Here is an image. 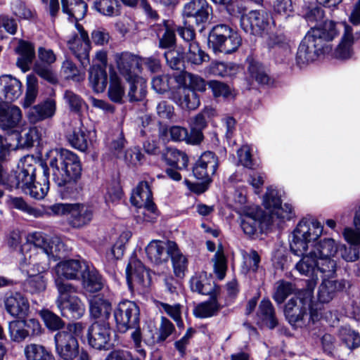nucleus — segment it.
Returning <instances> with one entry per match:
<instances>
[{
	"instance_id": "f257e3e1",
	"label": "nucleus",
	"mask_w": 360,
	"mask_h": 360,
	"mask_svg": "<svg viewBox=\"0 0 360 360\" xmlns=\"http://www.w3.org/2000/svg\"><path fill=\"white\" fill-rule=\"evenodd\" d=\"M50 169L53 180L69 195L79 193L81 187L78 181L82 175V165L77 155L72 152L60 149L50 159Z\"/></svg>"
},
{
	"instance_id": "f03ea898",
	"label": "nucleus",
	"mask_w": 360,
	"mask_h": 360,
	"mask_svg": "<svg viewBox=\"0 0 360 360\" xmlns=\"http://www.w3.org/2000/svg\"><path fill=\"white\" fill-rule=\"evenodd\" d=\"M336 25L333 21L326 22L321 27L311 28L300 43L296 63L303 67L314 61L318 56L328 51L326 43L338 35Z\"/></svg>"
},
{
	"instance_id": "7ed1b4c3",
	"label": "nucleus",
	"mask_w": 360,
	"mask_h": 360,
	"mask_svg": "<svg viewBox=\"0 0 360 360\" xmlns=\"http://www.w3.org/2000/svg\"><path fill=\"white\" fill-rule=\"evenodd\" d=\"M316 287L315 281L309 283V288L300 290L290 298L284 309L285 316L289 323L294 328H303L311 320H318L321 309L312 305L313 291Z\"/></svg>"
},
{
	"instance_id": "20e7f679",
	"label": "nucleus",
	"mask_w": 360,
	"mask_h": 360,
	"mask_svg": "<svg viewBox=\"0 0 360 360\" xmlns=\"http://www.w3.org/2000/svg\"><path fill=\"white\" fill-rule=\"evenodd\" d=\"M139 316V306L134 302L129 300L120 302L114 311V317L119 332L126 333L129 329H134L131 333V338L137 351L141 355H144V351L139 349L141 341Z\"/></svg>"
},
{
	"instance_id": "39448f33",
	"label": "nucleus",
	"mask_w": 360,
	"mask_h": 360,
	"mask_svg": "<svg viewBox=\"0 0 360 360\" xmlns=\"http://www.w3.org/2000/svg\"><path fill=\"white\" fill-rule=\"evenodd\" d=\"M323 226L316 219L301 220L292 232L290 250L295 255H300L311 249L322 235Z\"/></svg>"
},
{
	"instance_id": "423d86ee",
	"label": "nucleus",
	"mask_w": 360,
	"mask_h": 360,
	"mask_svg": "<svg viewBox=\"0 0 360 360\" xmlns=\"http://www.w3.org/2000/svg\"><path fill=\"white\" fill-rule=\"evenodd\" d=\"M281 191L272 186L268 187L263 197V205L271 224H279L290 220L294 217L293 207L290 204H281Z\"/></svg>"
},
{
	"instance_id": "0eeeda50",
	"label": "nucleus",
	"mask_w": 360,
	"mask_h": 360,
	"mask_svg": "<svg viewBox=\"0 0 360 360\" xmlns=\"http://www.w3.org/2000/svg\"><path fill=\"white\" fill-rule=\"evenodd\" d=\"M44 162H38L33 156L24 157L21 160V165L18 169L11 172L7 176V187L12 188H20L23 192L36 178V170Z\"/></svg>"
},
{
	"instance_id": "6e6552de",
	"label": "nucleus",
	"mask_w": 360,
	"mask_h": 360,
	"mask_svg": "<svg viewBox=\"0 0 360 360\" xmlns=\"http://www.w3.org/2000/svg\"><path fill=\"white\" fill-rule=\"evenodd\" d=\"M126 277L128 286L131 291L145 293L151 285L152 278L150 271L136 256H132L129 259L126 268Z\"/></svg>"
},
{
	"instance_id": "1a4fd4ad",
	"label": "nucleus",
	"mask_w": 360,
	"mask_h": 360,
	"mask_svg": "<svg viewBox=\"0 0 360 360\" xmlns=\"http://www.w3.org/2000/svg\"><path fill=\"white\" fill-rule=\"evenodd\" d=\"M23 245L34 249L41 257L60 258L64 245L58 237H49L41 232H35L28 236L27 243Z\"/></svg>"
},
{
	"instance_id": "9d476101",
	"label": "nucleus",
	"mask_w": 360,
	"mask_h": 360,
	"mask_svg": "<svg viewBox=\"0 0 360 360\" xmlns=\"http://www.w3.org/2000/svg\"><path fill=\"white\" fill-rule=\"evenodd\" d=\"M214 49L225 53H231L240 46L242 39L239 34L226 25H216L209 37Z\"/></svg>"
},
{
	"instance_id": "9b49d317",
	"label": "nucleus",
	"mask_w": 360,
	"mask_h": 360,
	"mask_svg": "<svg viewBox=\"0 0 360 360\" xmlns=\"http://www.w3.org/2000/svg\"><path fill=\"white\" fill-rule=\"evenodd\" d=\"M75 31L67 41V45L70 51L85 68L90 63L89 52L91 49V43L88 32L84 27L76 22Z\"/></svg>"
},
{
	"instance_id": "f8f14e48",
	"label": "nucleus",
	"mask_w": 360,
	"mask_h": 360,
	"mask_svg": "<svg viewBox=\"0 0 360 360\" xmlns=\"http://www.w3.org/2000/svg\"><path fill=\"white\" fill-rule=\"evenodd\" d=\"M171 258L174 274L176 277L183 278L187 270L188 259L178 249L174 241L159 240V264L167 262Z\"/></svg>"
},
{
	"instance_id": "ddd939ff",
	"label": "nucleus",
	"mask_w": 360,
	"mask_h": 360,
	"mask_svg": "<svg viewBox=\"0 0 360 360\" xmlns=\"http://www.w3.org/2000/svg\"><path fill=\"white\" fill-rule=\"evenodd\" d=\"M301 259L295 264V269L301 274L305 276L311 277V280L307 281V288H309V283L311 281H315L318 279L319 274H321L322 277H333V274H329L326 269V266L320 264L321 261L314 254V252L310 249L306 250L305 252L300 255Z\"/></svg>"
},
{
	"instance_id": "4468645a",
	"label": "nucleus",
	"mask_w": 360,
	"mask_h": 360,
	"mask_svg": "<svg viewBox=\"0 0 360 360\" xmlns=\"http://www.w3.org/2000/svg\"><path fill=\"white\" fill-rule=\"evenodd\" d=\"M340 244L336 243L333 238H324L319 242H316L310 249L314 252L321 261L320 264L326 266V269L329 274L334 275L336 271L337 264L333 259L339 251Z\"/></svg>"
},
{
	"instance_id": "2eb2a0df",
	"label": "nucleus",
	"mask_w": 360,
	"mask_h": 360,
	"mask_svg": "<svg viewBox=\"0 0 360 360\" xmlns=\"http://www.w3.org/2000/svg\"><path fill=\"white\" fill-rule=\"evenodd\" d=\"M112 329L106 321H96L88 329L87 338L91 347L96 349L110 348Z\"/></svg>"
},
{
	"instance_id": "dca6fc26",
	"label": "nucleus",
	"mask_w": 360,
	"mask_h": 360,
	"mask_svg": "<svg viewBox=\"0 0 360 360\" xmlns=\"http://www.w3.org/2000/svg\"><path fill=\"white\" fill-rule=\"evenodd\" d=\"M162 160L168 165L165 169L167 175L174 181H180L181 176L178 170L188 167V158L187 155L175 148H168L162 153Z\"/></svg>"
},
{
	"instance_id": "f3484780",
	"label": "nucleus",
	"mask_w": 360,
	"mask_h": 360,
	"mask_svg": "<svg viewBox=\"0 0 360 360\" xmlns=\"http://www.w3.org/2000/svg\"><path fill=\"white\" fill-rule=\"evenodd\" d=\"M269 14L263 10L251 11L240 17V26L247 33L260 34L268 29L269 25Z\"/></svg>"
},
{
	"instance_id": "a211bd4d",
	"label": "nucleus",
	"mask_w": 360,
	"mask_h": 360,
	"mask_svg": "<svg viewBox=\"0 0 360 360\" xmlns=\"http://www.w3.org/2000/svg\"><path fill=\"white\" fill-rule=\"evenodd\" d=\"M56 352L63 360H73L79 354V343L70 332L60 331L54 336Z\"/></svg>"
},
{
	"instance_id": "6ab92c4d",
	"label": "nucleus",
	"mask_w": 360,
	"mask_h": 360,
	"mask_svg": "<svg viewBox=\"0 0 360 360\" xmlns=\"http://www.w3.org/2000/svg\"><path fill=\"white\" fill-rule=\"evenodd\" d=\"M210 7L205 0H192L186 4L183 15L184 25H191L195 22L197 25L205 23L209 18Z\"/></svg>"
},
{
	"instance_id": "aec40b11",
	"label": "nucleus",
	"mask_w": 360,
	"mask_h": 360,
	"mask_svg": "<svg viewBox=\"0 0 360 360\" xmlns=\"http://www.w3.org/2000/svg\"><path fill=\"white\" fill-rule=\"evenodd\" d=\"M160 136L164 139L173 141H185L188 144H198L203 136L197 131L188 130L180 126L162 127L160 130Z\"/></svg>"
},
{
	"instance_id": "412c9836",
	"label": "nucleus",
	"mask_w": 360,
	"mask_h": 360,
	"mask_svg": "<svg viewBox=\"0 0 360 360\" xmlns=\"http://www.w3.org/2000/svg\"><path fill=\"white\" fill-rule=\"evenodd\" d=\"M335 24L336 25L338 32H339V27H343L344 32L339 44L335 49L334 57L340 60H349L354 54L353 45L359 36L355 37L353 29L346 23Z\"/></svg>"
},
{
	"instance_id": "4be33fe9",
	"label": "nucleus",
	"mask_w": 360,
	"mask_h": 360,
	"mask_svg": "<svg viewBox=\"0 0 360 360\" xmlns=\"http://www.w3.org/2000/svg\"><path fill=\"white\" fill-rule=\"evenodd\" d=\"M6 310L13 317L25 319L30 313L27 299L20 292H11L4 300Z\"/></svg>"
},
{
	"instance_id": "5701e85b",
	"label": "nucleus",
	"mask_w": 360,
	"mask_h": 360,
	"mask_svg": "<svg viewBox=\"0 0 360 360\" xmlns=\"http://www.w3.org/2000/svg\"><path fill=\"white\" fill-rule=\"evenodd\" d=\"M217 167V157L212 152L207 151L202 154L195 163L193 173L198 179L208 181L210 176L214 174Z\"/></svg>"
},
{
	"instance_id": "b1692460",
	"label": "nucleus",
	"mask_w": 360,
	"mask_h": 360,
	"mask_svg": "<svg viewBox=\"0 0 360 360\" xmlns=\"http://www.w3.org/2000/svg\"><path fill=\"white\" fill-rule=\"evenodd\" d=\"M20 251L22 258L20 264L21 268L27 272V275L29 270L33 269L37 271L40 268L44 269V275H46V271L49 269L47 257L44 258L41 257L39 254L36 252V250L30 249L27 245H22Z\"/></svg>"
},
{
	"instance_id": "393cba45",
	"label": "nucleus",
	"mask_w": 360,
	"mask_h": 360,
	"mask_svg": "<svg viewBox=\"0 0 360 360\" xmlns=\"http://www.w3.org/2000/svg\"><path fill=\"white\" fill-rule=\"evenodd\" d=\"M56 111V102L53 98H47L39 103L30 107L27 112L29 122L36 124L52 118Z\"/></svg>"
},
{
	"instance_id": "a878e982",
	"label": "nucleus",
	"mask_w": 360,
	"mask_h": 360,
	"mask_svg": "<svg viewBox=\"0 0 360 360\" xmlns=\"http://www.w3.org/2000/svg\"><path fill=\"white\" fill-rule=\"evenodd\" d=\"M115 60L120 73L128 81L136 78L133 73L135 69H139L141 65V58L129 52L117 53Z\"/></svg>"
},
{
	"instance_id": "bb28decb",
	"label": "nucleus",
	"mask_w": 360,
	"mask_h": 360,
	"mask_svg": "<svg viewBox=\"0 0 360 360\" xmlns=\"http://www.w3.org/2000/svg\"><path fill=\"white\" fill-rule=\"evenodd\" d=\"M56 306L64 317L72 319L81 318L85 312V306L81 299L75 295H69L68 298L56 299Z\"/></svg>"
},
{
	"instance_id": "cd10ccee",
	"label": "nucleus",
	"mask_w": 360,
	"mask_h": 360,
	"mask_svg": "<svg viewBox=\"0 0 360 360\" xmlns=\"http://www.w3.org/2000/svg\"><path fill=\"white\" fill-rule=\"evenodd\" d=\"M153 195L148 184L141 181L134 190L131 196V202L137 207H145L148 212L155 213V204L152 201Z\"/></svg>"
},
{
	"instance_id": "c85d7f7f",
	"label": "nucleus",
	"mask_w": 360,
	"mask_h": 360,
	"mask_svg": "<svg viewBox=\"0 0 360 360\" xmlns=\"http://www.w3.org/2000/svg\"><path fill=\"white\" fill-rule=\"evenodd\" d=\"M22 118V111L18 106L0 104V128L3 130L18 127Z\"/></svg>"
},
{
	"instance_id": "c756f323",
	"label": "nucleus",
	"mask_w": 360,
	"mask_h": 360,
	"mask_svg": "<svg viewBox=\"0 0 360 360\" xmlns=\"http://www.w3.org/2000/svg\"><path fill=\"white\" fill-rule=\"evenodd\" d=\"M22 93V84L10 75L0 76V94L8 102L18 99Z\"/></svg>"
},
{
	"instance_id": "7c9ffc66",
	"label": "nucleus",
	"mask_w": 360,
	"mask_h": 360,
	"mask_svg": "<svg viewBox=\"0 0 360 360\" xmlns=\"http://www.w3.org/2000/svg\"><path fill=\"white\" fill-rule=\"evenodd\" d=\"M89 310L91 316L99 321H106L110 316L112 305L110 301L103 295H97L89 299Z\"/></svg>"
},
{
	"instance_id": "2f4dec72",
	"label": "nucleus",
	"mask_w": 360,
	"mask_h": 360,
	"mask_svg": "<svg viewBox=\"0 0 360 360\" xmlns=\"http://www.w3.org/2000/svg\"><path fill=\"white\" fill-rule=\"evenodd\" d=\"M41 169L43 172V177L39 179V181L35 183H32L28 188H26L24 193L30 195L32 198L41 200L43 199L47 194L49 190V174L50 169L46 164H41Z\"/></svg>"
},
{
	"instance_id": "473e14b6",
	"label": "nucleus",
	"mask_w": 360,
	"mask_h": 360,
	"mask_svg": "<svg viewBox=\"0 0 360 360\" xmlns=\"http://www.w3.org/2000/svg\"><path fill=\"white\" fill-rule=\"evenodd\" d=\"M47 279L44 275V269L40 268L37 271H28V277L25 281V290L31 294H38L46 288Z\"/></svg>"
},
{
	"instance_id": "72a5a7b5",
	"label": "nucleus",
	"mask_w": 360,
	"mask_h": 360,
	"mask_svg": "<svg viewBox=\"0 0 360 360\" xmlns=\"http://www.w3.org/2000/svg\"><path fill=\"white\" fill-rule=\"evenodd\" d=\"M84 264L79 260L69 259L58 263L56 267V272L58 277L74 280L79 278V274L84 271Z\"/></svg>"
},
{
	"instance_id": "f704fd0d",
	"label": "nucleus",
	"mask_w": 360,
	"mask_h": 360,
	"mask_svg": "<svg viewBox=\"0 0 360 360\" xmlns=\"http://www.w3.org/2000/svg\"><path fill=\"white\" fill-rule=\"evenodd\" d=\"M15 51L19 54L16 65L22 72H27L30 70V66L35 56L34 46L32 44L20 40L18 42Z\"/></svg>"
},
{
	"instance_id": "c9c22d12",
	"label": "nucleus",
	"mask_w": 360,
	"mask_h": 360,
	"mask_svg": "<svg viewBox=\"0 0 360 360\" xmlns=\"http://www.w3.org/2000/svg\"><path fill=\"white\" fill-rule=\"evenodd\" d=\"M191 288L193 291L210 296L217 295L219 291V288L205 273L193 276L191 280Z\"/></svg>"
},
{
	"instance_id": "e433bc0d",
	"label": "nucleus",
	"mask_w": 360,
	"mask_h": 360,
	"mask_svg": "<svg viewBox=\"0 0 360 360\" xmlns=\"http://www.w3.org/2000/svg\"><path fill=\"white\" fill-rule=\"evenodd\" d=\"M323 277L318 291V299L321 303H328L335 297L336 292L344 288L341 281Z\"/></svg>"
},
{
	"instance_id": "4c0bfd02",
	"label": "nucleus",
	"mask_w": 360,
	"mask_h": 360,
	"mask_svg": "<svg viewBox=\"0 0 360 360\" xmlns=\"http://www.w3.org/2000/svg\"><path fill=\"white\" fill-rule=\"evenodd\" d=\"M70 224L75 228H80L89 224L93 218L91 208L80 204H73L70 214Z\"/></svg>"
},
{
	"instance_id": "58836bf2",
	"label": "nucleus",
	"mask_w": 360,
	"mask_h": 360,
	"mask_svg": "<svg viewBox=\"0 0 360 360\" xmlns=\"http://www.w3.org/2000/svg\"><path fill=\"white\" fill-rule=\"evenodd\" d=\"M62 11L77 21L86 14L88 5L84 0H61Z\"/></svg>"
},
{
	"instance_id": "ea45409f",
	"label": "nucleus",
	"mask_w": 360,
	"mask_h": 360,
	"mask_svg": "<svg viewBox=\"0 0 360 360\" xmlns=\"http://www.w3.org/2000/svg\"><path fill=\"white\" fill-rule=\"evenodd\" d=\"M242 213L240 225L244 233L249 236L255 234L259 224V210L255 206L250 210L245 209Z\"/></svg>"
},
{
	"instance_id": "a19ab883",
	"label": "nucleus",
	"mask_w": 360,
	"mask_h": 360,
	"mask_svg": "<svg viewBox=\"0 0 360 360\" xmlns=\"http://www.w3.org/2000/svg\"><path fill=\"white\" fill-rule=\"evenodd\" d=\"M176 94L179 97L175 98L176 102L184 109L194 110L200 105V99L193 89L181 87Z\"/></svg>"
},
{
	"instance_id": "79ce46f5",
	"label": "nucleus",
	"mask_w": 360,
	"mask_h": 360,
	"mask_svg": "<svg viewBox=\"0 0 360 360\" xmlns=\"http://www.w3.org/2000/svg\"><path fill=\"white\" fill-rule=\"evenodd\" d=\"M84 268L82 274L83 288L90 293L100 291L103 286L101 276L96 271L89 270L86 266H84Z\"/></svg>"
},
{
	"instance_id": "37998d69",
	"label": "nucleus",
	"mask_w": 360,
	"mask_h": 360,
	"mask_svg": "<svg viewBox=\"0 0 360 360\" xmlns=\"http://www.w3.org/2000/svg\"><path fill=\"white\" fill-rule=\"evenodd\" d=\"M221 308L217 301V295L210 296L208 301L198 304L193 309V314L200 319H206L217 314Z\"/></svg>"
},
{
	"instance_id": "c03bdc74",
	"label": "nucleus",
	"mask_w": 360,
	"mask_h": 360,
	"mask_svg": "<svg viewBox=\"0 0 360 360\" xmlns=\"http://www.w3.org/2000/svg\"><path fill=\"white\" fill-rule=\"evenodd\" d=\"M24 354L27 360H56L51 352L39 344L27 345L24 348Z\"/></svg>"
},
{
	"instance_id": "a18cd8bd",
	"label": "nucleus",
	"mask_w": 360,
	"mask_h": 360,
	"mask_svg": "<svg viewBox=\"0 0 360 360\" xmlns=\"http://www.w3.org/2000/svg\"><path fill=\"white\" fill-rule=\"evenodd\" d=\"M89 83L96 93L103 92L107 85V73L101 66H94L89 70Z\"/></svg>"
},
{
	"instance_id": "49530a36",
	"label": "nucleus",
	"mask_w": 360,
	"mask_h": 360,
	"mask_svg": "<svg viewBox=\"0 0 360 360\" xmlns=\"http://www.w3.org/2000/svg\"><path fill=\"white\" fill-rule=\"evenodd\" d=\"M67 139L70 145L81 151H85L88 148V139L86 130L82 127L75 128L70 131Z\"/></svg>"
},
{
	"instance_id": "de8ad7c7",
	"label": "nucleus",
	"mask_w": 360,
	"mask_h": 360,
	"mask_svg": "<svg viewBox=\"0 0 360 360\" xmlns=\"http://www.w3.org/2000/svg\"><path fill=\"white\" fill-rule=\"evenodd\" d=\"M208 86L216 98L223 97L227 100H233L237 95V91L234 89L219 81L211 80L208 82Z\"/></svg>"
},
{
	"instance_id": "09e8293b",
	"label": "nucleus",
	"mask_w": 360,
	"mask_h": 360,
	"mask_svg": "<svg viewBox=\"0 0 360 360\" xmlns=\"http://www.w3.org/2000/svg\"><path fill=\"white\" fill-rule=\"evenodd\" d=\"M257 315L265 322L269 328H274L277 326L274 309L269 300H263L260 302Z\"/></svg>"
},
{
	"instance_id": "8fccbe9b",
	"label": "nucleus",
	"mask_w": 360,
	"mask_h": 360,
	"mask_svg": "<svg viewBox=\"0 0 360 360\" xmlns=\"http://www.w3.org/2000/svg\"><path fill=\"white\" fill-rule=\"evenodd\" d=\"M339 338L342 344L352 350L360 346V335L350 327H342L339 330Z\"/></svg>"
},
{
	"instance_id": "3c124183",
	"label": "nucleus",
	"mask_w": 360,
	"mask_h": 360,
	"mask_svg": "<svg viewBox=\"0 0 360 360\" xmlns=\"http://www.w3.org/2000/svg\"><path fill=\"white\" fill-rule=\"evenodd\" d=\"M354 224L355 229L351 227H346L342 232V235L347 243L351 245H360V206L356 211Z\"/></svg>"
},
{
	"instance_id": "603ef678",
	"label": "nucleus",
	"mask_w": 360,
	"mask_h": 360,
	"mask_svg": "<svg viewBox=\"0 0 360 360\" xmlns=\"http://www.w3.org/2000/svg\"><path fill=\"white\" fill-rule=\"evenodd\" d=\"M94 8L100 14L108 17L120 14L119 4L117 0H96Z\"/></svg>"
},
{
	"instance_id": "864d4df0",
	"label": "nucleus",
	"mask_w": 360,
	"mask_h": 360,
	"mask_svg": "<svg viewBox=\"0 0 360 360\" xmlns=\"http://www.w3.org/2000/svg\"><path fill=\"white\" fill-rule=\"evenodd\" d=\"M39 315L46 327L52 331L59 330L64 328L65 322L56 314L49 309H42Z\"/></svg>"
},
{
	"instance_id": "5fc2aeb1",
	"label": "nucleus",
	"mask_w": 360,
	"mask_h": 360,
	"mask_svg": "<svg viewBox=\"0 0 360 360\" xmlns=\"http://www.w3.org/2000/svg\"><path fill=\"white\" fill-rule=\"evenodd\" d=\"M176 26L172 21H164L162 30L164 32L160 40V46L163 48H169L176 42L175 32Z\"/></svg>"
},
{
	"instance_id": "6e6d98bb",
	"label": "nucleus",
	"mask_w": 360,
	"mask_h": 360,
	"mask_svg": "<svg viewBox=\"0 0 360 360\" xmlns=\"http://www.w3.org/2000/svg\"><path fill=\"white\" fill-rule=\"evenodd\" d=\"M124 94V90L120 83V78L115 72L110 73L108 96L111 101L120 103Z\"/></svg>"
},
{
	"instance_id": "4d7b16f0",
	"label": "nucleus",
	"mask_w": 360,
	"mask_h": 360,
	"mask_svg": "<svg viewBox=\"0 0 360 360\" xmlns=\"http://www.w3.org/2000/svg\"><path fill=\"white\" fill-rule=\"evenodd\" d=\"M243 259L242 268L244 272H256L259 269L261 258L257 251L250 250L249 252H244Z\"/></svg>"
},
{
	"instance_id": "13d9d810",
	"label": "nucleus",
	"mask_w": 360,
	"mask_h": 360,
	"mask_svg": "<svg viewBox=\"0 0 360 360\" xmlns=\"http://www.w3.org/2000/svg\"><path fill=\"white\" fill-rule=\"evenodd\" d=\"M248 71L250 78L255 80L258 84H268L269 77L263 65L259 62L251 60L249 64Z\"/></svg>"
},
{
	"instance_id": "bf43d9fd",
	"label": "nucleus",
	"mask_w": 360,
	"mask_h": 360,
	"mask_svg": "<svg viewBox=\"0 0 360 360\" xmlns=\"http://www.w3.org/2000/svg\"><path fill=\"white\" fill-rule=\"evenodd\" d=\"M159 305L161 306L162 309V311L165 313L176 322L178 328L184 327V322L181 319V304L179 303L170 304L159 302Z\"/></svg>"
},
{
	"instance_id": "052dcab7",
	"label": "nucleus",
	"mask_w": 360,
	"mask_h": 360,
	"mask_svg": "<svg viewBox=\"0 0 360 360\" xmlns=\"http://www.w3.org/2000/svg\"><path fill=\"white\" fill-rule=\"evenodd\" d=\"M208 58V56L200 49L198 44L195 41L189 45L188 50L185 56L187 61L195 65H200L207 61Z\"/></svg>"
},
{
	"instance_id": "680f3d73",
	"label": "nucleus",
	"mask_w": 360,
	"mask_h": 360,
	"mask_svg": "<svg viewBox=\"0 0 360 360\" xmlns=\"http://www.w3.org/2000/svg\"><path fill=\"white\" fill-rule=\"evenodd\" d=\"M8 333L11 340L15 342H22L28 337V332L25 330L22 321H13L8 324Z\"/></svg>"
},
{
	"instance_id": "e2e57ef3",
	"label": "nucleus",
	"mask_w": 360,
	"mask_h": 360,
	"mask_svg": "<svg viewBox=\"0 0 360 360\" xmlns=\"http://www.w3.org/2000/svg\"><path fill=\"white\" fill-rule=\"evenodd\" d=\"M293 290L294 287L291 283L280 281L276 283L274 299L278 304H281Z\"/></svg>"
},
{
	"instance_id": "0e129e2a",
	"label": "nucleus",
	"mask_w": 360,
	"mask_h": 360,
	"mask_svg": "<svg viewBox=\"0 0 360 360\" xmlns=\"http://www.w3.org/2000/svg\"><path fill=\"white\" fill-rule=\"evenodd\" d=\"M214 272L219 280H223L227 269L226 259L221 250H218L212 259Z\"/></svg>"
},
{
	"instance_id": "69168bd1",
	"label": "nucleus",
	"mask_w": 360,
	"mask_h": 360,
	"mask_svg": "<svg viewBox=\"0 0 360 360\" xmlns=\"http://www.w3.org/2000/svg\"><path fill=\"white\" fill-rule=\"evenodd\" d=\"M34 71L38 76L47 81L48 82L52 84L58 83L57 77L53 72V70L50 65H46L41 63H37L34 65Z\"/></svg>"
},
{
	"instance_id": "338daca9",
	"label": "nucleus",
	"mask_w": 360,
	"mask_h": 360,
	"mask_svg": "<svg viewBox=\"0 0 360 360\" xmlns=\"http://www.w3.org/2000/svg\"><path fill=\"white\" fill-rule=\"evenodd\" d=\"M211 114H213V110L206 109L202 112L192 117L189 122L191 131H197L202 135L201 130L207 126L206 117H209Z\"/></svg>"
},
{
	"instance_id": "774afa93",
	"label": "nucleus",
	"mask_w": 360,
	"mask_h": 360,
	"mask_svg": "<svg viewBox=\"0 0 360 360\" xmlns=\"http://www.w3.org/2000/svg\"><path fill=\"white\" fill-rule=\"evenodd\" d=\"M58 296L57 299L68 298L69 295L77 292V288L71 283L63 281L62 277H58L55 281Z\"/></svg>"
}]
</instances>
